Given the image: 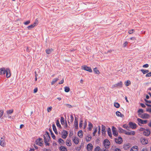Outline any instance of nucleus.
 <instances>
[{
  "instance_id": "nucleus-1",
  "label": "nucleus",
  "mask_w": 151,
  "mask_h": 151,
  "mask_svg": "<svg viewBox=\"0 0 151 151\" xmlns=\"http://www.w3.org/2000/svg\"><path fill=\"white\" fill-rule=\"evenodd\" d=\"M44 141L45 144L46 146H49L50 143L48 142L49 141L50 139V137L49 132H46L44 135Z\"/></svg>"
},
{
  "instance_id": "nucleus-2",
  "label": "nucleus",
  "mask_w": 151,
  "mask_h": 151,
  "mask_svg": "<svg viewBox=\"0 0 151 151\" xmlns=\"http://www.w3.org/2000/svg\"><path fill=\"white\" fill-rule=\"evenodd\" d=\"M110 144V142L108 139H106L104 140L103 145L106 149L108 148Z\"/></svg>"
},
{
  "instance_id": "nucleus-3",
  "label": "nucleus",
  "mask_w": 151,
  "mask_h": 151,
  "mask_svg": "<svg viewBox=\"0 0 151 151\" xmlns=\"http://www.w3.org/2000/svg\"><path fill=\"white\" fill-rule=\"evenodd\" d=\"M35 143L36 144L40 146H42L43 144L42 138H39L37 139L35 141Z\"/></svg>"
},
{
  "instance_id": "nucleus-4",
  "label": "nucleus",
  "mask_w": 151,
  "mask_h": 151,
  "mask_svg": "<svg viewBox=\"0 0 151 151\" xmlns=\"http://www.w3.org/2000/svg\"><path fill=\"white\" fill-rule=\"evenodd\" d=\"M123 86L122 83V81H120L113 85H112V88H121Z\"/></svg>"
},
{
  "instance_id": "nucleus-5",
  "label": "nucleus",
  "mask_w": 151,
  "mask_h": 151,
  "mask_svg": "<svg viewBox=\"0 0 151 151\" xmlns=\"http://www.w3.org/2000/svg\"><path fill=\"white\" fill-rule=\"evenodd\" d=\"M82 69H83L85 70L88 71L89 72H92V70L91 68L88 67L86 65H83L81 67Z\"/></svg>"
},
{
  "instance_id": "nucleus-6",
  "label": "nucleus",
  "mask_w": 151,
  "mask_h": 151,
  "mask_svg": "<svg viewBox=\"0 0 151 151\" xmlns=\"http://www.w3.org/2000/svg\"><path fill=\"white\" fill-rule=\"evenodd\" d=\"M38 24V20L37 19H36L35 22L33 24H31L27 27L29 29H31L33 28L35 26L37 25Z\"/></svg>"
},
{
  "instance_id": "nucleus-7",
  "label": "nucleus",
  "mask_w": 151,
  "mask_h": 151,
  "mask_svg": "<svg viewBox=\"0 0 151 151\" xmlns=\"http://www.w3.org/2000/svg\"><path fill=\"white\" fill-rule=\"evenodd\" d=\"M140 141L142 145H145L147 144L148 142V140L147 138L142 137L140 139Z\"/></svg>"
},
{
  "instance_id": "nucleus-8",
  "label": "nucleus",
  "mask_w": 151,
  "mask_h": 151,
  "mask_svg": "<svg viewBox=\"0 0 151 151\" xmlns=\"http://www.w3.org/2000/svg\"><path fill=\"white\" fill-rule=\"evenodd\" d=\"M138 116L140 117L143 119H148L150 117L149 115L147 113H144L142 114H141L140 115H139Z\"/></svg>"
},
{
  "instance_id": "nucleus-9",
  "label": "nucleus",
  "mask_w": 151,
  "mask_h": 151,
  "mask_svg": "<svg viewBox=\"0 0 151 151\" xmlns=\"http://www.w3.org/2000/svg\"><path fill=\"white\" fill-rule=\"evenodd\" d=\"M75 118L74 126L75 127L76 129H77L78 128V119L76 117H75Z\"/></svg>"
},
{
  "instance_id": "nucleus-10",
  "label": "nucleus",
  "mask_w": 151,
  "mask_h": 151,
  "mask_svg": "<svg viewBox=\"0 0 151 151\" xmlns=\"http://www.w3.org/2000/svg\"><path fill=\"white\" fill-rule=\"evenodd\" d=\"M115 141L116 143L120 144L122 142V138L121 137H118V138H115Z\"/></svg>"
},
{
  "instance_id": "nucleus-11",
  "label": "nucleus",
  "mask_w": 151,
  "mask_h": 151,
  "mask_svg": "<svg viewBox=\"0 0 151 151\" xmlns=\"http://www.w3.org/2000/svg\"><path fill=\"white\" fill-rule=\"evenodd\" d=\"M129 125L130 127L132 129H135L137 127L136 124L132 122H129Z\"/></svg>"
},
{
  "instance_id": "nucleus-12",
  "label": "nucleus",
  "mask_w": 151,
  "mask_h": 151,
  "mask_svg": "<svg viewBox=\"0 0 151 151\" xmlns=\"http://www.w3.org/2000/svg\"><path fill=\"white\" fill-rule=\"evenodd\" d=\"M112 131L113 135L115 137H117L118 135V133L116 131V129L114 127H112Z\"/></svg>"
},
{
  "instance_id": "nucleus-13",
  "label": "nucleus",
  "mask_w": 151,
  "mask_h": 151,
  "mask_svg": "<svg viewBox=\"0 0 151 151\" xmlns=\"http://www.w3.org/2000/svg\"><path fill=\"white\" fill-rule=\"evenodd\" d=\"M137 120L139 123H140L142 124H146L147 121V120H143L139 118H138Z\"/></svg>"
},
{
  "instance_id": "nucleus-14",
  "label": "nucleus",
  "mask_w": 151,
  "mask_h": 151,
  "mask_svg": "<svg viewBox=\"0 0 151 151\" xmlns=\"http://www.w3.org/2000/svg\"><path fill=\"white\" fill-rule=\"evenodd\" d=\"M68 134L67 131L63 130V132H62V137L63 139H65L67 137Z\"/></svg>"
},
{
  "instance_id": "nucleus-15",
  "label": "nucleus",
  "mask_w": 151,
  "mask_h": 151,
  "mask_svg": "<svg viewBox=\"0 0 151 151\" xmlns=\"http://www.w3.org/2000/svg\"><path fill=\"white\" fill-rule=\"evenodd\" d=\"M93 147V146L91 143H89L87 145V149L88 151H91Z\"/></svg>"
},
{
  "instance_id": "nucleus-16",
  "label": "nucleus",
  "mask_w": 151,
  "mask_h": 151,
  "mask_svg": "<svg viewBox=\"0 0 151 151\" xmlns=\"http://www.w3.org/2000/svg\"><path fill=\"white\" fill-rule=\"evenodd\" d=\"M6 77L7 78H9L11 76V73L9 68H6Z\"/></svg>"
},
{
  "instance_id": "nucleus-17",
  "label": "nucleus",
  "mask_w": 151,
  "mask_h": 151,
  "mask_svg": "<svg viewBox=\"0 0 151 151\" xmlns=\"http://www.w3.org/2000/svg\"><path fill=\"white\" fill-rule=\"evenodd\" d=\"M0 145L3 147L5 145V141L4 139H3L2 138H1L0 140Z\"/></svg>"
},
{
  "instance_id": "nucleus-18",
  "label": "nucleus",
  "mask_w": 151,
  "mask_h": 151,
  "mask_svg": "<svg viewBox=\"0 0 151 151\" xmlns=\"http://www.w3.org/2000/svg\"><path fill=\"white\" fill-rule=\"evenodd\" d=\"M125 134L127 135H134L135 134V132L133 131H131L130 132H127L126 131Z\"/></svg>"
},
{
  "instance_id": "nucleus-19",
  "label": "nucleus",
  "mask_w": 151,
  "mask_h": 151,
  "mask_svg": "<svg viewBox=\"0 0 151 151\" xmlns=\"http://www.w3.org/2000/svg\"><path fill=\"white\" fill-rule=\"evenodd\" d=\"M150 134V131L149 129H146L143 132V134L144 135L146 136H149Z\"/></svg>"
},
{
  "instance_id": "nucleus-20",
  "label": "nucleus",
  "mask_w": 151,
  "mask_h": 151,
  "mask_svg": "<svg viewBox=\"0 0 151 151\" xmlns=\"http://www.w3.org/2000/svg\"><path fill=\"white\" fill-rule=\"evenodd\" d=\"M116 114L117 116L123 117H124V115L121 114V113L119 111H117L116 112Z\"/></svg>"
},
{
  "instance_id": "nucleus-21",
  "label": "nucleus",
  "mask_w": 151,
  "mask_h": 151,
  "mask_svg": "<svg viewBox=\"0 0 151 151\" xmlns=\"http://www.w3.org/2000/svg\"><path fill=\"white\" fill-rule=\"evenodd\" d=\"M138 147L137 146L135 145L132 147L130 151H138Z\"/></svg>"
},
{
  "instance_id": "nucleus-22",
  "label": "nucleus",
  "mask_w": 151,
  "mask_h": 151,
  "mask_svg": "<svg viewBox=\"0 0 151 151\" xmlns=\"http://www.w3.org/2000/svg\"><path fill=\"white\" fill-rule=\"evenodd\" d=\"M105 126L104 125H102L101 126V131L102 133L103 134H106V131L105 130Z\"/></svg>"
},
{
  "instance_id": "nucleus-23",
  "label": "nucleus",
  "mask_w": 151,
  "mask_h": 151,
  "mask_svg": "<svg viewBox=\"0 0 151 151\" xmlns=\"http://www.w3.org/2000/svg\"><path fill=\"white\" fill-rule=\"evenodd\" d=\"M6 73V70L4 68L0 69V75L4 74Z\"/></svg>"
},
{
  "instance_id": "nucleus-24",
  "label": "nucleus",
  "mask_w": 151,
  "mask_h": 151,
  "mask_svg": "<svg viewBox=\"0 0 151 151\" xmlns=\"http://www.w3.org/2000/svg\"><path fill=\"white\" fill-rule=\"evenodd\" d=\"M59 150L60 151H67L66 148L63 146H61L60 147Z\"/></svg>"
},
{
  "instance_id": "nucleus-25",
  "label": "nucleus",
  "mask_w": 151,
  "mask_h": 151,
  "mask_svg": "<svg viewBox=\"0 0 151 151\" xmlns=\"http://www.w3.org/2000/svg\"><path fill=\"white\" fill-rule=\"evenodd\" d=\"M107 133L108 135L110 137L112 138V135L111 133V129L110 128H108L107 130Z\"/></svg>"
},
{
  "instance_id": "nucleus-26",
  "label": "nucleus",
  "mask_w": 151,
  "mask_h": 151,
  "mask_svg": "<svg viewBox=\"0 0 151 151\" xmlns=\"http://www.w3.org/2000/svg\"><path fill=\"white\" fill-rule=\"evenodd\" d=\"M53 130L54 131L55 133L56 134H58V132L57 131V130L55 125L53 124L52 126Z\"/></svg>"
},
{
  "instance_id": "nucleus-27",
  "label": "nucleus",
  "mask_w": 151,
  "mask_h": 151,
  "mask_svg": "<svg viewBox=\"0 0 151 151\" xmlns=\"http://www.w3.org/2000/svg\"><path fill=\"white\" fill-rule=\"evenodd\" d=\"M73 141L76 144H78L79 142L78 138L76 137H75L74 138Z\"/></svg>"
},
{
  "instance_id": "nucleus-28",
  "label": "nucleus",
  "mask_w": 151,
  "mask_h": 151,
  "mask_svg": "<svg viewBox=\"0 0 151 151\" xmlns=\"http://www.w3.org/2000/svg\"><path fill=\"white\" fill-rule=\"evenodd\" d=\"M88 126L89 130L91 131L92 128L93 127V125L90 122H89Z\"/></svg>"
},
{
  "instance_id": "nucleus-29",
  "label": "nucleus",
  "mask_w": 151,
  "mask_h": 151,
  "mask_svg": "<svg viewBox=\"0 0 151 151\" xmlns=\"http://www.w3.org/2000/svg\"><path fill=\"white\" fill-rule=\"evenodd\" d=\"M59 80V78H56L53 79L52 81L51 82V84L52 85H53L55 83L57 82Z\"/></svg>"
},
{
  "instance_id": "nucleus-30",
  "label": "nucleus",
  "mask_w": 151,
  "mask_h": 151,
  "mask_svg": "<svg viewBox=\"0 0 151 151\" xmlns=\"http://www.w3.org/2000/svg\"><path fill=\"white\" fill-rule=\"evenodd\" d=\"M49 131L50 132V133L51 134V135L53 139H55V137L53 134V133L52 132V131L51 129H49Z\"/></svg>"
},
{
  "instance_id": "nucleus-31",
  "label": "nucleus",
  "mask_w": 151,
  "mask_h": 151,
  "mask_svg": "<svg viewBox=\"0 0 151 151\" xmlns=\"http://www.w3.org/2000/svg\"><path fill=\"white\" fill-rule=\"evenodd\" d=\"M123 147L125 150H127L130 147V145L129 144L124 145Z\"/></svg>"
},
{
  "instance_id": "nucleus-32",
  "label": "nucleus",
  "mask_w": 151,
  "mask_h": 151,
  "mask_svg": "<svg viewBox=\"0 0 151 151\" xmlns=\"http://www.w3.org/2000/svg\"><path fill=\"white\" fill-rule=\"evenodd\" d=\"M78 135L80 138H82L83 135L82 134V130L79 131L78 132Z\"/></svg>"
},
{
  "instance_id": "nucleus-33",
  "label": "nucleus",
  "mask_w": 151,
  "mask_h": 151,
  "mask_svg": "<svg viewBox=\"0 0 151 151\" xmlns=\"http://www.w3.org/2000/svg\"><path fill=\"white\" fill-rule=\"evenodd\" d=\"M58 142L60 145H63L64 143V141L61 138H59V139Z\"/></svg>"
},
{
  "instance_id": "nucleus-34",
  "label": "nucleus",
  "mask_w": 151,
  "mask_h": 151,
  "mask_svg": "<svg viewBox=\"0 0 151 151\" xmlns=\"http://www.w3.org/2000/svg\"><path fill=\"white\" fill-rule=\"evenodd\" d=\"M91 135H89L87 136L86 138V141L88 142L91 140Z\"/></svg>"
},
{
  "instance_id": "nucleus-35",
  "label": "nucleus",
  "mask_w": 151,
  "mask_h": 151,
  "mask_svg": "<svg viewBox=\"0 0 151 151\" xmlns=\"http://www.w3.org/2000/svg\"><path fill=\"white\" fill-rule=\"evenodd\" d=\"M93 71L96 74H99L100 73V72L97 69V68H94Z\"/></svg>"
},
{
  "instance_id": "nucleus-36",
  "label": "nucleus",
  "mask_w": 151,
  "mask_h": 151,
  "mask_svg": "<svg viewBox=\"0 0 151 151\" xmlns=\"http://www.w3.org/2000/svg\"><path fill=\"white\" fill-rule=\"evenodd\" d=\"M53 50L52 49H47L46 50V52L47 54H50L52 51Z\"/></svg>"
},
{
  "instance_id": "nucleus-37",
  "label": "nucleus",
  "mask_w": 151,
  "mask_h": 151,
  "mask_svg": "<svg viewBox=\"0 0 151 151\" xmlns=\"http://www.w3.org/2000/svg\"><path fill=\"white\" fill-rule=\"evenodd\" d=\"M125 130H124L121 127L119 128V132L120 133H125Z\"/></svg>"
},
{
  "instance_id": "nucleus-38",
  "label": "nucleus",
  "mask_w": 151,
  "mask_h": 151,
  "mask_svg": "<svg viewBox=\"0 0 151 151\" xmlns=\"http://www.w3.org/2000/svg\"><path fill=\"white\" fill-rule=\"evenodd\" d=\"M141 71L142 72L143 74H145L148 73L149 71L148 70L141 69Z\"/></svg>"
},
{
  "instance_id": "nucleus-39",
  "label": "nucleus",
  "mask_w": 151,
  "mask_h": 151,
  "mask_svg": "<svg viewBox=\"0 0 151 151\" xmlns=\"http://www.w3.org/2000/svg\"><path fill=\"white\" fill-rule=\"evenodd\" d=\"M131 82L130 81L127 80L125 82V85L126 86H128L131 84Z\"/></svg>"
},
{
  "instance_id": "nucleus-40",
  "label": "nucleus",
  "mask_w": 151,
  "mask_h": 151,
  "mask_svg": "<svg viewBox=\"0 0 151 151\" xmlns=\"http://www.w3.org/2000/svg\"><path fill=\"white\" fill-rule=\"evenodd\" d=\"M56 125L58 127H59L60 128H61V126L60 124L59 121L58 120L56 121Z\"/></svg>"
},
{
  "instance_id": "nucleus-41",
  "label": "nucleus",
  "mask_w": 151,
  "mask_h": 151,
  "mask_svg": "<svg viewBox=\"0 0 151 151\" xmlns=\"http://www.w3.org/2000/svg\"><path fill=\"white\" fill-rule=\"evenodd\" d=\"M143 110L142 109H139L138 111V116H139V115H140L141 113H143Z\"/></svg>"
},
{
  "instance_id": "nucleus-42",
  "label": "nucleus",
  "mask_w": 151,
  "mask_h": 151,
  "mask_svg": "<svg viewBox=\"0 0 151 151\" xmlns=\"http://www.w3.org/2000/svg\"><path fill=\"white\" fill-rule=\"evenodd\" d=\"M13 112V109H11L9 110H8L6 111V113L7 114H12Z\"/></svg>"
},
{
  "instance_id": "nucleus-43",
  "label": "nucleus",
  "mask_w": 151,
  "mask_h": 151,
  "mask_svg": "<svg viewBox=\"0 0 151 151\" xmlns=\"http://www.w3.org/2000/svg\"><path fill=\"white\" fill-rule=\"evenodd\" d=\"M65 91L66 92H68L69 91L70 89L69 87L66 86L65 87Z\"/></svg>"
},
{
  "instance_id": "nucleus-44",
  "label": "nucleus",
  "mask_w": 151,
  "mask_h": 151,
  "mask_svg": "<svg viewBox=\"0 0 151 151\" xmlns=\"http://www.w3.org/2000/svg\"><path fill=\"white\" fill-rule=\"evenodd\" d=\"M114 106L116 108H118L120 106V104L117 102H115L114 104Z\"/></svg>"
},
{
  "instance_id": "nucleus-45",
  "label": "nucleus",
  "mask_w": 151,
  "mask_h": 151,
  "mask_svg": "<svg viewBox=\"0 0 151 151\" xmlns=\"http://www.w3.org/2000/svg\"><path fill=\"white\" fill-rule=\"evenodd\" d=\"M60 122L63 125L65 124L64 118L62 117H61L60 119Z\"/></svg>"
},
{
  "instance_id": "nucleus-46",
  "label": "nucleus",
  "mask_w": 151,
  "mask_h": 151,
  "mask_svg": "<svg viewBox=\"0 0 151 151\" xmlns=\"http://www.w3.org/2000/svg\"><path fill=\"white\" fill-rule=\"evenodd\" d=\"M101 150L99 146H97L95 149L94 151H100Z\"/></svg>"
},
{
  "instance_id": "nucleus-47",
  "label": "nucleus",
  "mask_w": 151,
  "mask_h": 151,
  "mask_svg": "<svg viewBox=\"0 0 151 151\" xmlns=\"http://www.w3.org/2000/svg\"><path fill=\"white\" fill-rule=\"evenodd\" d=\"M70 140L69 139H67L66 142V145L68 146H70L71 145V144H70V143L69 142H70Z\"/></svg>"
},
{
  "instance_id": "nucleus-48",
  "label": "nucleus",
  "mask_w": 151,
  "mask_h": 151,
  "mask_svg": "<svg viewBox=\"0 0 151 151\" xmlns=\"http://www.w3.org/2000/svg\"><path fill=\"white\" fill-rule=\"evenodd\" d=\"M83 122V121L82 120H81V121H80V122H79V126L80 128H81V127H82Z\"/></svg>"
},
{
  "instance_id": "nucleus-49",
  "label": "nucleus",
  "mask_w": 151,
  "mask_h": 151,
  "mask_svg": "<svg viewBox=\"0 0 151 151\" xmlns=\"http://www.w3.org/2000/svg\"><path fill=\"white\" fill-rule=\"evenodd\" d=\"M134 32V30L133 29L129 30L128 31V33L129 34H132Z\"/></svg>"
},
{
  "instance_id": "nucleus-50",
  "label": "nucleus",
  "mask_w": 151,
  "mask_h": 151,
  "mask_svg": "<svg viewBox=\"0 0 151 151\" xmlns=\"http://www.w3.org/2000/svg\"><path fill=\"white\" fill-rule=\"evenodd\" d=\"M30 21L29 20H28L24 23V24L25 25H27L30 23Z\"/></svg>"
},
{
  "instance_id": "nucleus-51",
  "label": "nucleus",
  "mask_w": 151,
  "mask_h": 151,
  "mask_svg": "<svg viewBox=\"0 0 151 151\" xmlns=\"http://www.w3.org/2000/svg\"><path fill=\"white\" fill-rule=\"evenodd\" d=\"M4 113V111L2 110H0V118L3 115Z\"/></svg>"
},
{
  "instance_id": "nucleus-52",
  "label": "nucleus",
  "mask_w": 151,
  "mask_h": 151,
  "mask_svg": "<svg viewBox=\"0 0 151 151\" xmlns=\"http://www.w3.org/2000/svg\"><path fill=\"white\" fill-rule=\"evenodd\" d=\"M97 128H96L93 132V136H94L95 135V134L97 132Z\"/></svg>"
},
{
  "instance_id": "nucleus-53",
  "label": "nucleus",
  "mask_w": 151,
  "mask_h": 151,
  "mask_svg": "<svg viewBox=\"0 0 151 151\" xmlns=\"http://www.w3.org/2000/svg\"><path fill=\"white\" fill-rule=\"evenodd\" d=\"M122 127H123L125 128L127 130H128V129L129 128V127L127 125L125 124L123 125Z\"/></svg>"
},
{
  "instance_id": "nucleus-54",
  "label": "nucleus",
  "mask_w": 151,
  "mask_h": 151,
  "mask_svg": "<svg viewBox=\"0 0 151 151\" xmlns=\"http://www.w3.org/2000/svg\"><path fill=\"white\" fill-rule=\"evenodd\" d=\"M145 76H146V77L151 76V73L150 72L149 73H147L146 74Z\"/></svg>"
},
{
  "instance_id": "nucleus-55",
  "label": "nucleus",
  "mask_w": 151,
  "mask_h": 151,
  "mask_svg": "<svg viewBox=\"0 0 151 151\" xmlns=\"http://www.w3.org/2000/svg\"><path fill=\"white\" fill-rule=\"evenodd\" d=\"M65 105L66 106L68 107L69 108H71L72 107V106L70 104H65Z\"/></svg>"
},
{
  "instance_id": "nucleus-56",
  "label": "nucleus",
  "mask_w": 151,
  "mask_h": 151,
  "mask_svg": "<svg viewBox=\"0 0 151 151\" xmlns=\"http://www.w3.org/2000/svg\"><path fill=\"white\" fill-rule=\"evenodd\" d=\"M52 109V107L51 106H50L47 109V111L48 112H49L51 111Z\"/></svg>"
},
{
  "instance_id": "nucleus-57",
  "label": "nucleus",
  "mask_w": 151,
  "mask_h": 151,
  "mask_svg": "<svg viewBox=\"0 0 151 151\" xmlns=\"http://www.w3.org/2000/svg\"><path fill=\"white\" fill-rule=\"evenodd\" d=\"M71 120L70 122H73L74 120V118L73 116L72 115H70Z\"/></svg>"
},
{
  "instance_id": "nucleus-58",
  "label": "nucleus",
  "mask_w": 151,
  "mask_h": 151,
  "mask_svg": "<svg viewBox=\"0 0 151 151\" xmlns=\"http://www.w3.org/2000/svg\"><path fill=\"white\" fill-rule=\"evenodd\" d=\"M149 67V65L147 64H146L143 65V68H147Z\"/></svg>"
},
{
  "instance_id": "nucleus-59",
  "label": "nucleus",
  "mask_w": 151,
  "mask_h": 151,
  "mask_svg": "<svg viewBox=\"0 0 151 151\" xmlns=\"http://www.w3.org/2000/svg\"><path fill=\"white\" fill-rule=\"evenodd\" d=\"M144 101L147 103H148L150 104L151 103V101H148L146 99H145Z\"/></svg>"
},
{
  "instance_id": "nucleus-60",
  "label": "nucleus",
  "mask_w": 151,
  "mask_h": 151,
  "mask_svg": "<svg viewBox=\"0 0 151 151\" xmlns=\"http://www.w3.org/2000/svg\"><path fill=\"white\" fill-rule=\"evenodd\" d=\"M140 105H141V107L142 108H145L146 107V106L143 103H140Z\"/></svg>"
},
{
  "instance_id": "nucleus-61",
  "label": "nucleus",
  "mask_w": 151,
  "mask_h": 151,
  "mask_svg": "<svg viewBox=\"0 0 151 151\" xmlns=\"http://www.w3.org/2000/svg\"><path fill=\"white\" fill-rule=\"evenodd\" d=\"M37 88H35L34 90V93H36L37 92Z\"/></svg>"
},
{
  "instance_id": "nucleus-62",
  "label": "nucleus",
  "mask_w": 151,
  "mask_h": 151,
  "mask_svg": "<svg viewBox=\"0 0 151 151\" xmlns=\"http://www.w3.org/2000/svg\"><path fill=\"white\" fill-rule=\"evenodd\" d=\"M146 111H148L150 112H151V108L147 109H146Z\"/></svg>"
},
{
  "instance_id": "nucleus-63",
  "label": "nucleus",
  "mask_w": 151,
  "mask_h": 151,
  "mask_svg": "<svg viewBox=\"0 0 151 151\" xmlns=\"http://www.w3.org/2000/svg\"><path fill=\"white\" fill-rule=\"evenodd\" d=\"M127 42H125L123 44V47H125L127 45Z\"/></svg>"
},
{
  "instance_id": "nucleus-64",
  "label": "nucleus",
  "mask_w": 151,
  "mask_h": 151,
  "mask_svg": "<svg viewBox=\"0 0 151 151\" xmlns=\"http://www.w3.org/2000/svg\"><path fill=\"white\" fill-rule=\"evenodd\" d=\"M114 151H121L120 149L116 148L115 149Z\"/></svg>"
}]
</instances>
